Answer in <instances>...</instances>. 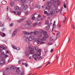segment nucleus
Wrapping results in <instances>:
<instances>
[{"instance_id": "f257e3e1", "label": "nucleus", "mask_w": 75, "mask_h": 75, "mask_svg": "<svg viewBox=\"0 0 75 75\" xmlns=\"http://www.w3.org/2000/svg\"><path fill=\"white\" fill-rule=\"evenodd\" d=\"M29 49V51L30 52L29 54H34V50H38V47L37 46H35L33 47H28Z\"/></svg>"}, {"instance_id": "f03ea898", "label": "nucleus", "mask_w": 75, "mask_h": 75, "mask_svg": "<svg viewBox=\"0 0 75 75\" xmlns=\"http://www.w3.org/2000/svg\"><path fill=\"white\" fill-rule=\"evenodd\" d=\"M42 33V34H47V32H45L43 30H40L39 31L35 30L34 32H33V33H34V35H37L38 34H39L40 33Z\"/></svg>"}, {"instance_id": "7ed1b4c3", "label": "nucleus", "mask_w": 75, "mask_h": 75, "mask_svg": "<svg viewBox=\"0 0 75 75\" xmlns=\"http://www.w3.org/2000/svg\"><path fill=\"white\" fill-rule=\"evenodd\" d=\"M23 33L25 35V38H29L30 35H31L33 34V32H31L30 33H29L28 32H24Z\"/></svg>"}, {"instance_id": "20e7f679", "label": "nucleus", "mask_w": 75, "mask_h": 75, "mask_svg": "<svg viewBox=\"0 0 75 75\" xmlns=\"http://www.w3.org/2000/svg\"><path fill=\"white\" fill-rule=\"evenodd\" d=\"M41 52V49H39L38 50V52L37 53V54L38 55L37 56V58L38 59H41L42 58V57L40 56Z\"/></svg>"}, {"instance_id": "39448f33", "label": "nucleus", "mask_w": 75, "mask_h": 75, "mask_svg": "<svg viewBox=\"0 0 75 75\" xmlns=\"http://www.w3.org/2000/svg\"><path fill=\"white\" fill-rule=\"evenodd\" d=\"M21 7H23V10H26L27 9V8H28V5H24V4H22Z\"/></svg>"}, {"instance_id": "423d86ee", "label": "nucleus", "mask_w": 75, "mask_h": 75, "mask_svg": "<svg viewBox=\"0 0 75 75\" xmlns=\"http://www.w3.org/2000/svg\"><path fill=\"white\" fill-rule=\"evenodd\" d=\"M26 17H24L23 18L19 20H18L16 21H17V23H21V22H22V21H23V20H25V19H26Z\"/></svg>"}, {"instance_id": "0eeeda50", "label": "nucleus", "mask_w": 75, "mask_h": 75, "mask_svg": "<svg viewBox=\"0 0 75 75\" xmlns=\"http://www.w3.org/2000/svg\"><path fill=\"white\" fill-rule=\"evenodd\" d=\"M55 39V37L54 36H52L51 37L49 40V42L51 43L53 42H54V40Z\"/></svg>"}, {"instance_id": "6e6552de", "label": "nucleus", "mask_w": 75, "mask_h": 75, "mask_svg": "<svg viewBox=\"0 0 75 75\" xmlns=\"http://www.w3.org/2000/svg\"><path fill=\"white\" fill-rule=\"evenodd\" d=\"M18 29H16L13 32V34H12V36L13 37H14L16 35V34H17V33L18 32Z\"/></svg>"}, {"instance_id": "1a4fd4ad", "label": "nucleus", "mask_w": 75, "mask_h": 75, "mask_svg": "<svg viewBox=\"0 0 75 75\" xmlns=\"http://www.w3.org/2000/svg\"><path fill=\"white\" fill-rule=\"evenodd\" d=\"M48 38V35L46 34L45 35V36L42 38V40L43 41H45V40H46Z\"/></svg>"}, {"instance_id": "9d476101", "label": "nucleus", "mask_w": 75, "mask_h": 75, "mask_svg": "<svg viewBox=\"0 0 75 75\" xmlns=\"http://www.w3.org/2000/svg\"><path fill=\"white\" fill-rule=\"evenodd\" d=\"M29 39L30 41H32L34 39V36H33L30 35L29 37Z\"/></svg>"}, {"instance_id": "9b49d317", "label": "nucleus", "mask_w": 75, "mask_h": 75, "mask_svg": "<svg viewBox=\"0 0 75 75\" xmlns=\"http://www.w3.org/2000/svg\"><path fill=\"white\" fill-rule=\"evenodd\" d=\"M38 44H39V43H40V44H44V42H42V40L40 38L38 39Z\"/></svg>"}, {"instance_id": "f8f14e48", "label": "nucleus", "mask_w": 75, "mask_h": 75, "mask_svg": "<svg viewBox=\"0 0 75 75\" xmlns=\"http://www.w3.org/2000/svg\"><path fill=\"white\" fill-rule=\"evenodd\" d=\"M0 35L1 37H6V34L2 32H1V31H0Z\"/></svg>"}, {"instance_id": "ddd939ff", "label": "nucleus", "mask_w": 75, "mask_h": 75, "mask_svg": "<svg viewBox=\"0 0 75 75\" xmlns=\"http://www.w3.org/2000/svg\"><path fill=\"white\" fill-rule=\"evenodd\" d=\"M13 12L15 14H16V15H20L21 13L20 11L17 12V11H13Z\"/></svg>"}, {"instance_id": "4468645a", "label": "nucleus", "mask_w": 75, "mask_h": 75, "mask_svg": "<svg viewBox=\"0 0 75 75\" xmlns=\"http://www.w3.org/2000/svg\"><path fill=\"white\" fill-rule=\"evenodd\" d=\"M25 28H31L32 26L31 25H29L28 24H26L25 25Z\"/></svg>"}, {"instance_id": "2eb2a0df", "label": "nucleus", "mask_w": 75, "mask_h": 75, "mask_svg": "<svg viewBox=\"0 0 75 75\" xmlns=\"http://www.w3.org/2000/svg\"><path fill=\"white\" fill-rule=\"evenodd\" d=\"M18 1L19 2H20L22 3H24L26 1V0H18Z\"/></svg>"}, {"instance_id": "dca6fc26", "label": "nucleus", "mask_w": 75, "mask_h": 75, "mask_svg": "<svg viewBox=\"0 0 75 75\" xmlns=\"http://www.w3.org/2000/svg\"><path fill=\"white\" fill-rule=\"evenodd\" d=\"M64 8H66V6H68V2H67V1H66L65 3H64Z\"/></svg>"}, {"instance_id": "f3484780", "label": "nucleus", "mask_w": 75, "mask_h": 75, "mask_svg": "<svg viewBox=\"0 0 75 75\" xmlns=\"http://www.w3.org/2000/svg\"><path fill=\"white\" fill-rule=\"evenodd\" d=\"M59 32H57L56 35V38H59V36L58 35H59Z\"/></svg>"}, {"instance_id": "a211bd4d", "label": "nucleus", "mask_w": 75, "mask_h": 75, "mask_svg": "<svg viewBox=\"0 0 75 75\" xmlns=\"http://www.w3.org/2000/svg\"><path fill=\"white\" fill-rule=\"evenodd\" d=\"M27 24H28V25H30V24H31V22L30 21H27Z\"/></svg>"}, {"instance_id": "6ab92c4d", "label": "nucleus", "mask_w": 75, "mask_h": 75, "mask_svg": "<svg viewBox=\"0 0 75 75\" xmlns=\"http://www.w3.org/2000/svg\"><path fill=\"white\" fill-rule=\"evenodd\" d=\"M25 41L26 42H30V41L28 38H26L25 39Z\"/></svg>"}, {"instance_id": "aec40b11", "label": "nucleus", "mask_w": 75, "mask_h": 75, "mask_svg": "<svg viewBox=\"0 0 75 75\" xmlns=\"http://www.w3.org/2000/svg\"><path fill=\"white\" fill-rule=\"evenodd\" d=\"M2 4L3 5H5L7 4V2L5 1H3L1 2Z\"/></svg>"}, {"instance_id": "412c9836", "label": "nucleus", "mask_w": 75, "mask_h": 75, "mask_svg": "<svg viewBox=\"0 0 75 75\" xmlns=\"http://www.w3.org/2000/svg\"><path fill=\"white\" fill-rule=\"evenodd\" d=\"M16 72L18 74H20L21 71H20V69H17L16 70Z\"/></svg>"}, {"instance_id": "4be33fe9", "label": "nucleus", "mask_w": 75, "mask_h": 75, "mask_svg": "<svg viewBox=\"0 0 75 75\" xmlns=\"http://www.w3.org/2000/svg\"><path fill=\"white\" fill-rule=\"evenodd\" d=\"M15 5V4H14V2H11V6L12 7H13V6H14Z\"/></svg>"}, {"instance_id": "5701e85b", "label": "nucleus", "mask_w": 75, "mask_h": 75, "mask_svg": "<svg viewBox=\"0 0 75 75\" xmlns=\"http://www.w3.org/2000/svg\"><path fill=\"white\" fill-rule=\"evenodd\" d=\"M50 25H48L46 26V27L45 28V30H49V29H50Z\"/></svg>"}, {"instance_id": "b1692460", "label": "nucleus", "mask_w": 75, "mask_h": 75, "mask_svg": "<svg viewBox=\"0 0 75 75\" xmlns=\"http://www.w3.org/2000/svg\"><path fill=\"white\" fill-rule=\"evenodd\" d=\"M38 25V23L36 22L35 23L33 24V27H35V25Z\"/></svg>"}, {"instance_id": "393cba45", "label": "nucleus", "mask_w": 75, "mask_h": 75, "mask_svg": "<svg viewBox=\"0 0 75 75\" xmlns=\"http://www.w3.org/2000/svg\"><path fill=\"white\" fill-rule=\"evenodd\" d=\"M19 7L18 6H16L15 8V10H17L19 9Z\"/></svg>"}, {"instance_id": "a878e982", "label": "nucleus", "mask_w": 75, "mask_h": 75, "mask_svg": "<svg viewBox=\"0 0 75 75\" xmlns=\"http://www.w3.org/2000/svg\"><path fill=\"white\" fill-rule=\"evenodd\" d=\"M49 23V22L47 20L45 21V24H46V25H48Z\"/></svg>"}, {"instance_id": "bb28decb", "label": "nucleus", "mask_w": 75, "mask_h": 75, "mask_svg": "<svg viewBox=\"0 0 75 75\" xmlns=\"http://www.w3.org/2000/svg\"><path fill=\"white\" fill-rule=\"evenodd\" d=\"M12 47L14 49H16V46L15 45H12Z\"/></svg>"}, {"instance_id": "cd10ccee", "label": "nucleus", "mask_w": 75, "mask_h": 75, "mask_svg": "<svg viewBox=\"0 0 75 75\" xmlns=\"http://www.w3.org/2000/svg\"><path fill=\"white\" fill-rule=\"evenodd\" d=\"M32 57L34 58H36V57H37V54H33V56Z\"/></svg>"}, {"instance_id": "c85d7f7f", "label": "nucleus", "mask_w": 75, "mask_h": 75, "mask_svg": "<svg viewBox=\"0 0 75 75\" xmlns=\"http://www.w3.org/2000/svg\"><path fill=\"white\" fill-rule=\"evenodd\" d=\"M50 3L52 4V3H54V0H51L50 1Z\"/></svg>"}, {"instance_id": "c756f323", "label": "nucleus", "mask_w": 75, "mask_h": 75, "mask_svg": "<svg viewBox=\"0 0 75 75\" xmlns=\"http://www.w3.org/2000/svg\"><path fill=\"white\" fill-rule=\"evenodd\" d=\"M32 7H30V10H32V9H33V7L34 6V4H32Z\"/></svg>"}, {"instance_id": "7c9ffc66", "label": "nucleus", "mask_w": 75, "mask_h": 75, "mask_svg": "<svg viewBox=\"0 0 75 75\" xmlns=\"http://www.w3.org/2000/svg\"><path fill=\"white\" fill-rule=\"evenodd\" d=\"M40 33H39L38 35V36L39 37H42V35L41 34H40Z\"/></svg>"}, {"instance_id": "2f4dec72", "label": "nucleus", "mask_w": 75, "mask_h": 75, "mask_svg": "<svg viewBox=\"0 0 75 75\" xmlns=\"http://www.w3.org/2000/svg\"><path fill=\"white\" fill-rule=\"evenodd\" d=\"M11 69L12 70V71H14V70H15V68H14V67H11Z\"/></svg>"}, {"instance_id": "473e14b6", "label": "nucleus", "mask_w": 75, "mask_h": 75, "mask_svg": "<svg viewBox=\"0 0 75 75\" xmlns=\"http://www.w3.org/2000/svg\"><path fill=\"white\" fill-rule=\"evenodd\" d=\"M61 4V2H59V1H58L57 4V6H59V5H60Z\"/></svg>"}, {"instance_id": "72a5a7b5", "label": "nucleus", "mask_w": 75, "mask_h": 75, "mask_svg": "<svg viewBox=\"0 0 75 75\" xmlns=\"http://www.w3.org/2000/svg\"><path fill=\"white\" fill-rule=\"evenodd\" d=\"M36 7H38V8L39 9L40 8H41V7L40 6L37 5L35 7V8H36Z\"/></svg>"}, {"instance_id": "f704fd0d", "label": "nucleus", "mask_w": 75, "mask_h": 75, "mask_svg": "<svg viewBox=\"0 0 75 75\" xmlns=\"http://www.w3.org/2000/svg\"><path fill=\"white\" fill-rule=\"evenodd\" d=\"M25 55L27 56V57H29V54L27 52H25Z\"/></svg>"}, {"instance_id": "c9c22d12", "label": "nucleus", "mask_w": 75, "mask_h": 75, "mask_svg": "<svg viewBox=\"0 0 75 75\" xmlns=\"http://www.w3.org/2000/svg\"><path fill=\"white\" fill-rule=\"evenodd\" d=\"M5 30L6 28H4L1 29V31H4V30Z\"/></svg>"}, {"instance_id": "e433bc0d", "label": "nucleus", "mask_w": 75, "mask_h": 75, "mask_svg": "<svg viewBox=\"0 0 75 75\" xmlns=\"http://www.w3.org/2000/svg\"><path fill=\"white\" fill-rule=\"evenodd\" d=\"M71 27H72V29H75V27H74V25L73 24H72L71 25Z\"/></svg>"}, {"instance_id": "4c0bfd02", "label": "nucleus", "mask_w": 75, "mask_h": 75, "mask_svg": "<svg viewBox=\"0 0 75 75\" xmlns=\"http://www.w3.org/2000/svg\"><path fill=\"white\" fill-rule=\"evenodd\" d=\"M32 20H35V18L34 16H33L32 18Z\"/></svg>"}, {"instance_id": "58836bf2", "label": "nucleus", "mask_w": 75, "mask_h": 75, "mask_svg": "<svg viewBox=\"0 0 75 75\" xmlns=\"http://www.w3.org/2000/svg\"><path fill=\"white\" fill-rule=\"evenodd\" d=\"M57 28L59 29L61 28V25H58L57 26Z\"/></svg>"}, {"instance_id": "ea45409f", "label": "nucleus", "mask_w": 75, "mask_h": 75, "mask_svg": "<svg viewBox=\"0 0 75 75\" xmlns=\"http://www.w3.org/2000/svg\"><path fill=\"white\" fill-rule=\"evenodd\" d=\"M51 63V62H49L47 64H46V65L45 66V67H47V65H49V64H50Z\"/></svg>"}, {"instance_id": "a19ab883", "label": "nucleus", "mask_w": 75, "mask_h": 75, "mask_svg": "<svg viewBox=\"0 0 75 75\" xmlns=\"http://www.w3.org/2000/svg\"><path fill=\"white\" fill-rule=\"evenodd\" d=\"M13 25V23H11L10 24V26L11 27H12Z\"/></svg>"}, {"instance_id": "79ce46f5", "label": "nucleus", "mask_w": 75, "mask_h": 75, "mask_svg": "<svg viewBox=\"0 0 75 75\" xmlns=\"http://www.w3.org/2000/svg\"><path fill=\"white\" fill-rule=\"evenodd\" d=\"M45 53H46V52H48V50H47V49H45Z\"/></svg>"}, {"instance_id": "37998d69", "label": "nucleus", "mask_w": 75, "mask_h": 75, "mask_svg": "<svg viewBox=\"0 0 75 75\" xmlns=\"http://www.w3.org/2000/svg\"><path fill=\"white\" fill-rule=\"evenodd\" d=\"M16 50H20V48L19 47H16Z\"/></svg>"}, {"instance_id": "c03bdc74", "label": "nucleus", "mask_w": 75, "mask_h": 75, "mask_svg": "<svg viewBox=\"0 0 75 75\" xmlns=\"http://www.w3.org/2000/svg\"><path fill=\"white\" fill-rule=\"evenodd\" d=\"M6 10L7 11H8V6H7L6 7Z\"/></svg>"}, {"instance_id": "a18cd8bd", "label": "nucleus", "mask_w": 75, "mask_h": 75, "mask_svg": "<svg viewBox=\"0 0 75 75\" xmlns=\"http://www.w3.org/2000/svg\"><path fill=\"white\" fill-rule=\"evenodd\" d=\"M56 12H58V11H59V9H56Z\"/></svg>"}, {"instance_id": "49530a36", "label": "nucleus", "mask_w": 75, "mask_h": 75, "mask_svg": "<svg viewBox=\"0 0 75 75\" xmlns=\"http://www.w3.org/2000/svg\"><path fill=\"white\" fill-rule=\"evenodd\" d=\"M46 14H47V16H50V13H47Z\"/></svg>"}, {"instance_id": "de8ad7c7", "label": "nucleus", "mask_w": 75, "mask_h": 75, "mask_svg": "<svg viewBox=\"0 0 75 75\" xmlns=\"http://www.w3.org/2000/svg\"><path fill=\"white\" fill-rule=\"evenodd\" d=\"M4 27V25L3 24H1L0 26V27Z\"/></svg>"}, {"instance_id": "09e8293b", "label": "nucleus", "mask_w": 75, "mask_h": 75, "mask_svg": "<svg viewBox=\"0 0 75 75\" xmlns=\"http://www.w3.org/2000/svg\"><path fill=\"white\" fill-rule=\"evenodd\" d=\"M38 24L39 25H41V22H40Z\"/></svg>"}, {"instance_id": "8fccbe9b", "label": "nucleus", "mask_w": 75, "mask_h": 75, "mask_svg": "<svg viewBox=\"0 0 75 75\" xmlns=\"http://www.w3.org/2000/svg\"><path fill=\"white\" fill-rule=\"evenodd\" d=\"M44 13L45 14H47V11H45Z\"/></svg>"}, {"instance_id": "3c124183", "label": "nucleus", "mask_w": 75, "mask_h": 75, "mask_svg": "<svg viewBox=\"0 0 75 75\" xmlns=\"http://www.w3.org/2000/svg\"><path fill=\"white\" fill-rule=\"evenodd\" d=\"M55 21H54V23H53V26H54V25H55Z\"/></svg>"}, {"instance_id": "603ef678", "label": "nucleus", "mask_w": 75, "mask_h": 75, "mask_svg": "<svg viewBox=\"0 0 75 75\" xmlns=\"http://www.w3.org/2000/svg\"><path fill=\"white\" fill-rule=\"evenodd\" d=\"M58 55L57 54L56 55V59H58Z\"/></svg>"}, {"instance_id": "864d4df0", "label": "nucleus", "mask_w": 75, "mask_h": 75, "mask_svg": "<svg viewBox=\"0 0 75 75\" xmlns=\"http://www.w3.org/2000/svg\"><path fill=\"white\" fill-rule=\"evenodd\" d=\"M53 51H54V50H53V49H52L50 51L51 52H53Z\"/></svg>"}, {"instance_id": "5fc2aeb1", "label": "nucleus", "mask_w": 75, "mask_h": 75, "mask_svg": "<svg viewBox=\"0 0 75 75\" xmlns=\"http://www.w3.org/2000/svg\"><path fill=\"white\" fill-rule=\"evenodd\" d=\"M25 15H27V14H28V12H25Z\"/></svg>"}, {"instance_id": "6e6d98bb", "label": "nucleus", "mask_w": 75, "mask_h": 75, "mask_svg": "<svg viewBox=\"0 0 75 75\" xmlns=\"http://www.w3.org/2000/svg\"><path fill=\"white\" fill-rule=\"evenodd\" d=\"M3 63H0V66H2V65H3Z\"/></svg>"}, {"instance_id": "4d7b16f0", "label": "nucleus", "mask_w": 75, "mask_h": 75, "mask_svg": "<svg viewBox=\"0 0 75 75\" xmlns=\"http://www.w3.org/2000/svg\"><path fill=\"white\" fill-rule=\"evenodd\" d=\"M49 26H51V25H52V23H50L49 24Z\"/></svg>"}, {"instance_id": "13d9d810", "label": "nucleus", "mask_w": 75, "mask_h": 75, "mask_svg": "<svg viewBox=\"0 0 75 75\" xmlns=\"http://www.w3.org/2000/svg\"><path fill=\"white\" fill-rule=\"evenodd\" d=\"M25 65L26 67H28V64H25Z\"/></svg>"}, {"instance_id": "bf43d9fd", "label": "nucleus", "mask_w": 75, "mask_h": 75, "mask_svg": "<svg viewBox=\"0 0 75 75\" xmlns=\"http://www.w3.org/2000/svg\"><path fill=\"white\" fill-rule=\"evenodd\" d=\"M5 57H8V55L6 54V55H5Z\"/></svg>"}, {"instance_id": "052dcab7", "label": "nucleus", "mask_w": 75, "mask_h": 75, "mask_svg": "<svg viewBox=\"0 0 75 75\" xmlns=\"http://www.w3.org/2000/svg\"><path fill=\"white\" fill-rule=\"evenodd\" d=\"M3 64H6V62L4 61L3 62Z\"/></svg>"}, {"instance_id": "680f3d73", "label": "nucleus", "mask_w": 75, "mask_h": 75, "mask_svg": "<svg viewBox=\"0 0 75 75\" xmlns=\"http://www.w3.org/2000/svg\"><path fill=\"white\" fill-rule=\"evenodd\" d=\"M38 17H41V15H38Z\"/></svg>"}, {"instance_id": "e2e57ef3", "label": "nucleus", "mask_w": 75, "mask_h": 75, "mask_svg": "<svg viewBox=\"0 0 75 75\" xmlns=\"http://www.w3.org/2000/svg\"><path fill=\"white\" fill-rule=\"evenodd\" d=\"M21 75H24V74L23 73H21Z\"/></svg>"}, {"instance_id": "0e129e2a", "label": "nucleus", "mask_w": 75, "mask_h": 75, "mask_svg": "<svg viewBox=\"0 0 75 75\" xmlns=\"http://www.w3.org/2000/svg\"><path fill=\"white\" fill-rule=\"evenodd\" d=\"M53 30H54V27L53 28H52V32H53Z\"/></svg>"}, {"instance_id": "69168bd1", "label": "nucleus", "mask_w": 75, "mask_h": 75, "mask_svg": "<svg viewBox=\"0 0 75 75\" xmlns=\"http://www.w3.org/2000/svg\"><path fill=\"white\" fill-rule=\"evenodd\" d=\"M9 21H11V19H10V18H9Z\"/></svg>"}, {"instance_id": "338daca9", "label": "nucleus", "mask_w": 75, "mask_h": 75, "mask_svg": "<svg viewBox=\"0 0 75 75\" xmlns=\"http://www.w3.org/2000/svg\"><path fill=\"white\" fill-rule=\"evenodd\" d=\"M41 66H40V67H38L37 68V69H38V68H41Z\"/></svg>"}, {"instance_id": "774afa93", "label": "nucleus", "mask_w": 75, "mask_h": 75, "mask_svg": "<svg viewBox=\"0 0 75 75\" xmlns=\"http://www.w3.org/2000/svg\"><path fill=\"white\" fill-rule=\"evenodd\" d=\"M18 63L19 64H20V60H19L18 61Z\"/></svg>"}]
</instances>
